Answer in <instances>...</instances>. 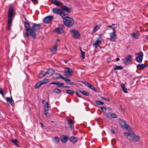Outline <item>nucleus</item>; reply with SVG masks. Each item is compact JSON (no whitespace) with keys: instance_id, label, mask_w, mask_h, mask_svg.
Masks as SVG:
<instances>
[{"instance_id":"obj_1","label":"nucleus","mask_w":148,"mask_h":148,"mask_svg":"<svg viewBox=\"0 0 148 148\" xmlns=\"http://www.w3.org/2000/svg\"><path fill=\"white\" fill-rule=\"evenodd\" d=\"M124 134L127 136V139L133 142H138L140 140V136L136 135L134 133L125 132Z\"/></svg>"},{"instance_id":"obj_2","label":"nucleus","mask_w":148,"mask_h":148,"mask_svg":"<svg viewBox=\"0 0 148 148\" xmlns=\"http://www.w3.org/2000/svg\"><path fill=\"white\" fill-rule=\"evenodd\" d=\"M13 9L11 7L10 8L8 11V23L6 29L7 30H9L10 27L11 26L12 22V17L14 15Z\"/></svg>"},{"instance_id":"obj_3","label":"nucleus","mask_w":148,"mask_h":148,"mask_svg":"<svg viewBox=\"0 0 148 148\" xmlns=\"http://www.w3.org/2000/svg\"><path fill=\"white\" fill-rule=\"evenodd\" d=\"M62 18L64 20L65 25L68 27L72 26L74 24V21L73 18L68 17L67 14H66Z\"/></svg>"},{"instance_id":"obj_4","label":"nucleus","mask_w":148,"mask_h":148,"mask_svg":"<svg viewBox=\"0 0 148 148\" xmlns=\"http://www.w3.org/2000/svg\"><path fill=\"white\" fill-rule=\"evenodd\" d=\"M32 24L33 25L32 28L33 30V31L31 32L30 36L33 38L35 39L36 35V33L35 32L38 31L40 29L41 25L34 23H33Z\"/></svg>"},{"instance_id":"obj_5","label":"nucleus","mask_w":148,"mask_h":148,"mask_svg":"<svg viewBox=\"0 0 148 148\" xmlns=\"http://www.w3.org/2000/svg\"><path fill=\"white\" fill-rule=\"evenodd\" d=\"M24 26L26 28L25 35L26 36L28 37L30 36L31 31H33L32 28L30 27V24L27 21H25L24 23Z\"/></svg>"},{"instance_id":"obj_6","label":"nucleus","mask_w":148,"mask_h":148,"mask_svg":"<svg viewBox=\"0 0 148 148\" xmlns=\"http://www.w3.org/2000/svg\"><path fill=\"white\" fill-rule=\"evenodd\" d=\"M53 12L54 13L60 15L62 18L64 16V15L66 14L63 11L61 10V8H53L52 9Z\"/></svg>"},{"instance_id":"obj_7","label":"nucleus","mask_w":148,"mask_h":148,"mask_svg":"<svg viewBox=\"0 0 148 148\" xmlns=\"http://www.w3.org/2000/svg\"><path fill=\"white\" fill-rule=\"evenodd\" d=\"M72 37L76 39H78L80 38V35L79 32L75 29H72L70 31Z\"/></svg>"},{"instance_id":"obj_8","label":"nucleus","mask_w":148,"mask_h":148,"mask_svg":"<svg viewBox=\"0 0 148 148\" xmlns=\"http://www.w3.org/2000/svg\"><path fill=\"white\" fill-rule=\"evenodd\" d=\"M143 57V53L140 51L138 53L137 56L135 58V60L138 63H141L142 61Z\"/></svg>"},{"instance_id":"obj_9","label":"nucleus","mask_w":148,"mask_h":148,"mask_svg":"<svg viewBox=\"0 0 148 148\" xmlns=\"http://www.w3.org/2000/svg\"><path fill=\"white\" fill-rule=\"evenodd\" d=\"M65 69H67L65 71V74L66 76H69L73 75V71L72 69L68 67H66Z\"/></svg>"},{"instance_id":"obj_10","label":"nucleus","mask_w":148,"mask_h":148,"mask_svg":"<svg viewBox=\"0 0 148 148\" xmlns=\"http://www.w3.org/2000/svg\"><path fill=\"white\" fill-rule=\"evenodd\" d=\"M119 122L120 125L122 128L125 129H127L128 125L124 120L120 119L119 120Z\"/></svg>"},{"instance_id":"obj_11","label":"nucleus","mask_w":148,"mask_h":148,"mask_svg":"<svg viewBox=\"0 0 148 148\" xmlns=\"http://www.w3.org/2000/svg\"><path fill=\"white\" fill-rule=\"evenodd\" d=\"M132 56L131 55H127L123 60L124 64H127L129 62H132Z\"/></svg>"},{"instance_id":"obj_12","label":"nucleus","mask_w":148,"mask_h":148,"mask_svg":"<svg viewBox=\"0 0 148 148\" xmlns=\"http://www.w3.org/2000/svg\"><path fill=\"white\" fill-rule=\"evenodd\" d=\"M53 18V16H47L44 18L43 19L44 22L46 23H49Z\"/></svg>"},{"instance_id":"obj_13","label":"nucleus","mask_w":148,"mask_h":148,"mask_svg":"<svg viewBox=\"0 0 148 148\" xmlns=\"http://www.w3.org/2000/svg\"><path fill=\"white\" fill-rule=\"evenodd\" d=\"M110 40L111 41L115 42L117 36L116 33H110Z\"/></svg>"},{"instance_id":"obj_14","label":"nucleus","mask_w":148,"mask_h":148,"mask_svg":"<svg viewBox=\"0 0 148 148\" xmlns=\"http://www.w3.org/2000/svg\"><path fill=\"white\" fill-rule=\"evenodd\" d=\"M60 8L62 11H66L68 13H70L71 12V10L70 8L66 6L65 5H62Z\"/></svg>"},{"instance_id":"obj_15","label":"nucleus","mask_w":148,"mask_h":148,"mask_svg":"<svg viewBox=\"0 0 148 148\" xmlns=\"http://www.w3.org/2000/svg\"><path fill=\"white\" fill-rule=\"evenodd\" d=\"M106 116L110 119L116 118L117 117V115L113 113L109 112L105 114Z\"/></svg>"},{"instance_id":"obj_16","label":"nucleus","mask_w":148,"mask_h":148,"mask_svg":"<svg viewBox=\"0 0 148 148\" xmlns=\"http://www.w3.org/2000/svg\"><path fill=\"white\" fill-rule=\"evenodd\" d=\"M148 65L145 64H139L137 65V69L139 70H142L146 68L148 66Z\"/></svg>"},{"instance_id":"obj_17","label":"nucleus","mask_w":148,"mask_h":148,"mask_svg":"<svg viewBox=\"0 0 148 148\" xmlns=\"http://www.w3.org/2000/svg\"><path fill=\"white\" fill-rule=\"evenodd\" d=\"M77 138L73 136H71L69 138V140L72 143H75L78 140Z\"/></svg>"},{"instance_id":"obj_18","label":"nucleus","mask_w":148,"mask_h":148,"mask_svg":"<svg viewBox=\"0 0 148 148\" xmlns=\"http://www.w3.org/2000/svg\"><path fill=\"white\" fill-rule=\"evenodd\" d=\"M58 44L56 43L52 48V49L51 50V51L53 54H55L57 50Z\"/></svg>"},{"instance_id":"obj_19","label":"nucleus","mask_w":148,"mask_h":148,"mask_svg":"<svg viewBox=\"0 0 148 148\" xmlns=\"http://www.w3.org/2000/svg\"><path fill=\"white\" fill-rule=\"evenodd\" d=\"M6 101L7 102H9V103L12 106H14V104L13 102V100L11 97H7L6 98Z\"/></svg>"},{"instance_id":"obj_20","label":"nucleus","mask_w":148,"mask_h":148,"mask_svg":"<svg viewBox=\"0 0 148 148\" xmlns=\"http://www.w3.org/2000/svg\"><path fill=\"white\" fill-rule=\"evenodd\" d=\"M61 78L63 80H64L66 82H69V83L67 82V84H69L70 85H74V83L73 82H69L70 81V80L67 78L65 77H63L62 76V77H61Z\"/></svg>"},{"instance_id":"obj_21","label":"nucleus","mask_w":148,"mask_h":148,"mask_svg":"<svg viewBox=\"0 0 148 148\" xmlns=\"http://www.w3.org/2000/svg\"><path fill=\"white\" fill-rule=\"evenodd\" d=\"M54 72L55 71L52 69H49L46 71L47 74H49L50 75H53Z\"/></svg>"},{"instance_id":"obj_22","label":"nucleus","mask_w":148,"mask_h":148,"mask_svg":"<svg viewBox=\"0 0 148 148\" xmlns=\"http://www.w3.org/2000/svg\"><path fill=\"white\" fill-rule=\"evenodd\" d=\"M68 138L67 136H63L61 137L60 139L63 143H65L66 142Z\"/></svg>"},{"instance_id":"obj_23","label":"nucleus","mask_w":148,"mask_h":148,"mask_svg":"<svg viewBox=\"0 0 148 148\" xmlns=\"http://www.w3.org/2000/svg\"><path fill=\"white\" fill-rule=\"evenodd\" d=\"M46 74V72H45L44 71H42L39 74L38 77L39 78H42L44 77Z\"/></svg>"},{"instance_id":"obj_24","label":"nucleus","mask_w":148,"mask_h":148,"mask_svg":"<svg viewBox=\"0 0 148 148\" xmlns=\"http://www.w3.org/2000/svg\"><path fill=\"white\" fill-rule=\"evenodd\" d=\"M101 43V40H97L93 44V45L97 48L99 46Z\"/></svg>"},{"instance_id":"obj_25","label":"nucleus","mask_w":148,"mask_h":148,"mask_svg":"<svg viewBox=\"0 0 148 148\" xmlns=\"http://www.w3.org/2000/svg\"><path fill=\"white\" fill-rule=\"evenodd\" d=\"M67 121L68 124L70 126L72 129H73L74 128V124L72 121V120L70 119H67Z\"/></svg>"},{"instance_id":"obj_26","label":"nucleus","mask_w":148,"mask_h":148,"mask_svg":"<svg viewBox=\"0 0 148 148\" xmlns=\"http://www.w3.org/2000/svg\"><path fill=\"white\" fill-rule=\"evenodd\" d=\"M55 31L58 34H61L63 32V29L61 27H58L56 29Z\"/></svg>"},{"instance_id":"obj_27","label":"nucleus","mask_w":148,"mask_h":148,"mask_svg":"<svg viewBox=\"0 0 148 148\" xmlns=\"http://www.w3.org/2000/svg\"><path fill=\"white\" fill-rule=\"evenodd\" d=\"M53 75V77L55 79L61 78V77H62L61 75L59 73H54Z\"/></svg>"},{"instance_id":"obj_28","label":"nucleus","mask_w":148,"mask_h":148,"mask_svg":"<svg viewBox=\"0 0 148 148\" xmlns=\"http://www.w3.org/2000/svg\"><path fill=\"white\" fill-rule=\"evenodd\" d=\"M132 37L134 39H137L139 37V35L136 33H133L131 34Z\"/></svg>"},{"instance_id":"obj_29","label":"nucleus","mask_w":148,"mask_h":148,"mask_svg":"<svg viewBox=\"0 0 148 148\" xmlns=\"http://www.w3.org/2000/svg\"><path fill=\"white\" fill-rule=\"evenodd\" d=\"M53 3L57 6H59L60 5L61 3L60 1H57V0H54L53 2Z\"/></svg>"},{"instance_id":"obj_30","label":"nucleus","mask_w":148,"mask_h":148,"mask_svg":"<svg viewBox=\"0 0 148 148\" xmlns=\"http://www.w3.org/2000/svg\"><path fill=\"white\" fill-rule=\"evenodd\" d=\"M40 81L41 84H43L48 83L49 81V79H44L41 80Z\"/></svg>"},{"instance_id":"obj_31","label":"nucleus","mask_w":148,"mask_h":148,"mask_svg":"<svg viewBox=\"0 0 148 148\" xmlns=\"http://www.w3.org/2000/svg\"><path fill=\"white\" fill-rule=\"evenodd\" d=\"M79 91L82 93V94L85 96H88L89 95L88 92L85 91H81L79 90Z\"/></svg>"},{"instance_id":"obj_32","label":"nucleus","mask_w":148,"mask_h":148,"mask_svg":"<svg viewBox=\"0 0 148 148\" xmlns=\"http://www.w3.org/2000/svg\"><path fill=\"white\" fill-rule=\"evenodd\" d=\"M65 92L66 94H69L70 95H72L74 93L73 91L71 90H66Z\"/></svg>"},{"instance_id":"obj_33","label":"nucleus","mask_w":148,"mask_h":148,"mask_svg":"<svg viewBox=\"0 0 148 148\" xmlns=\"http://www.w3.org/2000/svg\"><path fill=\"white\" fill-rule=\"evenodd\" d=\"M12 142L15 145L19 146V145L18 144V142L17 141L16 139L15 140H12Z\"/></svg>"},{"instance_id":"obj_34","label":"nucleus","mask_w":148,"mask_h":148,"mask_svg":"<svg viewBox=\"0 0 148 148\" xmlns=\"http://www.w3.org/2000/svg\"><path fill=\"white\" fill-rule=\"evenodd\" d=\"M123 69V67L121 66H116L113 68V69L115 70H121Z\"/></svg>"},{"instance_id":"obj_35","label":"nucleus","mask_w":148,"mask_h":148,"mask_svg":"<svg viewBox=\"0 0 148 148\" xmlns=\"http://www.w3.org/2000/svg\"><path fill=\"white\" fill-rule=\"evenodd\" d=\"M45 110H46L49 111V103L48 102H47L45 105L44 106Z\"/></svg>"},{"instance_id":"obj_36","label":"nucleus","mask_w":148,"mask_h":148,"mask_svg":"<svg viewBox=\"0 0 148 148\" xmlns=\"http://www.w3.org/2000/svg\"><path fill=\"white\" fill-rule=\"evenodd\" d=\"M59 141V138L58 137H55L53 139V141L55 143H58Z\"/></svg>"},{"instance_id":"obj_37","label":"nucleus","mask_w":148,"mask_h":148,"mask_svg":"<svg viewBox=\"0 0 148 148\" xmlns=\"http://www.w3.org/2000/svg\"><path fill=\"white\" fill-rule=\"evenodd\" d=\"M42 84L40 81L37 83L35 86V88H39Z\"/></svg>"},{"instance_id":"obj_38","label":"nucleus","mask_w":148,"mask_h":148,"mask_svg":"<svg viewBox=\"0 0 148 148\" xmlns=\"http://www.w3.org/2000/svg\"><path fill=\"white\" fill-rule=\"evenodd\" d=\"M95 103L97 104L98 105H101L104 104V103L103 102L97 100H95Z\"/></svg>"},{"instance_id":"obj_39","label":"nucleus","mask_w":148,"mask_h":148,"mask_svg":"<svg viewBox=\"0 0 148 148\" xmlns=\"http://www.w3.org/2000/svg\"><path fill=\"white\" fill-rule=\"evenodd\" d=\"M53 91L57 94L60 93L61 92V91L57 88L54 89Z\"/></svg>"},{"instance_id":"obj_40","label":"nucleus","mask_w":148,"mask_h":148,"mask_svg":"<svg viewBox=\"0 0 148 148\" xmlns=\"http://www.w3.org/2000/svg\"><path fill=\"white\" fill-rule=\"evenodd\" d=\"M64 85V83H60L59 82H57V85L59 87L63 86Z\"/></svg>"},{"instance_id":"obj_41","label":"nucleus","mask_w":148,"mask_h":148,"mask_svg":"<svg viewBox=\"0 0 148 148\" xmlns=\"http://www.w3.org/2000/svg\"><path fill=\"white\" fill-rule=\"evenodd\" d=\"M88 87L90 88L92 90H93L97 92L96 90L95 89V88L94 87L92 86V85H91V84H90L89 86Z\"/></svg>"},{"instance_id":"obj_42","label":"nucleus","mask_w":148,"mask_h":148,"mask_svg":"<svg viewBox=\"0 0 148 148\" xmlns=\"http://www.w3.org/2000/svg\"><path fill=\"white\" fill-rule=\"evenodd\" d=\"M126 130H127L128 131H129L130 133H132V132H133V131L132 130L131 128L129 127L128 125V127L127 129H125Z\"/></svg>"},{"instance_id":"obj_43","label":"nucleus","mask_w":148,"mask_h":148,"mask_svg":"<svg viewBox=\"0 0 148 148\" xmlns=\"http://www.w3.org/2000/svg\"><path fill=\"white\" fill-rule=\"evenodd\" d=\"M100 108L104 113H106V108L105 107H101Z\"/></svg>"},{"instance_id":"obj_44","label":"nucleus","mask_w":148,"mask_h":148,"mask_svg":"<svg viewBox=\"0 0 148 148\" xmlns=\"http://www.w3.org/2000/svg\"><path fill=\"white\" fill-rule=\"evenodd\" d=\"M97 27H98V25H96L94 27L93 29V33L95 32H96L97 31V30L98 29Z\"/></svg>"},{"instance_id":"obj_45","label":"nucleus","mask_w":148,"mask_h":148,"mask_svg":"<svg viewBox=\"0 0 148 148\" xmlns=\"http://www.w3.org/2000/svg\"><path fill=\"white\" fill-rule=\"evenodd\" d=\"M82 59H84L85 57V53L84 52H82L81 53Z\"/></svg>"},{"instance_id":"obj_46","label":"nucleus","mask_w":148,"mask_h":148,"mask_svg":"<svg viewBox=\"0 0 148 148\" xmlns=\"http://www.w3.org/2000/svg\"><path fill=\"white\" fill-rule=\"evenodd\" d=\"M101 98L103 100H105L108 101H110V100L108 98H104L103 97H101Z\"/></svg>"},{"instance_id":"obj_47","label":"nucleus","mask_w":148,"mask_h":148,"mask_svg":"<svg viewBox=\"0 0 148 148\" xmlns=\"http://www.w3.org/2000/svg\"><path fill=\"white\" fill-rule=\"evenodd\" d=\"M83 84L85 85L87 87H88L89 86L90 84L88 83V82L86 81H83L82 82Z\"/></svg>"},{"instance_id":"obj_48","label":"nucleus","mask_w":148,"mask_h":148,"mask_svg":"<svg viewBox=\"0 0 148 148\" xmlns=\"http://www.w3.org/2000/svg\"><path fill=\"white\" fill-rule=\"evenodd\" d=\"M0 94L3 97H4V93L2 89L0 88Z\"/></svg>"},{"instance_id":"obj_49","label":"nucleus","mask_w":148,"mask_h":148,"mask_svg":"<svg viewBox=\"0 0 148 148\" xmlns=\"http://www.w3.org/2000/svg\"><path fill=\"white\" fill-rule=\"evenodd\" d=\"M123 91L125 93H127V90L126 88H125L122 89Z\"/></svg>"},{"instance_id":"obj_50","label":"nucleus","mask_w":148,"mask_h":148,"mask_svg":"<svg viewBox=\"0 0 148 148\" xmlns=\"http://www.w3.org/2000/svg\"><path fill=\"white\" fill-rule=\"evenodd\" d=\"M121 86L122 89L125 88V85L124 84L122 83L121 84Z\"/></svg>"},{"instance_id":"obj_51","label":"nucleus","mask_w":148,"mask_h":148,"mask_svg":"<svg viewBox=\"0 0 148 148\" xmlns=\"http://www.w3.org/2000/svg\"><path fill=\"white\" fill-rule=\"evenodd\" d=\"M117 27H116L115 28H114V27H113L112 29H113V31L111 32L112 33H116V31H115V29Z\"/></svg>"},{"instance_id":"obj_52","label":"nucleus","mask_w":148,"mask_h":148,"mask_svg":"<svg viewBox=\"0 0 148 148\" xmlns=\"http://www.w3.org/2000/svg\"><path fill=\"white\" fill-rule=\"evenodd\" d=\"M57 82H52L50 83V84H56L57 85Z\"/></svg>"},{"instance_id":"obj_53","label":"nucleus","mask_w":148,"mask_h":148,"mask_svg":"<svg viewBox=\"0 0 148 148\" xmlns=\"http://www.w3.org/2000/svg\"><path fill=\"white\" fill-rule=\"evenodd\" d=\"M116 25V24H112L111 25H109L108 26V27L111 28L113 25Z\"/></svg>"},{"instance_id":"obj_54","label":"nucleus","mask_w":148,"mask_h":148,"mask_svg":"<svg viewBox=\"0 0 148 148\" xmlns=\"http://www.w3.org/2000/svg\"><path fill=\"white\" fill-rule=\"evenodd\" d=\"M47 111H48V110H45L44 114L45 115H46L47 114V113H48V112H47Z\"/></svg>"},{"instance_id":"obj_55","label":"nucleus","mask_w":148,"mask_h":148,"mask_svg":"<svg viewBox=\"0 0 148 148\" xmlns=\"http://www.w3.org/2000/svg\"><path fill=\"white\" fill-rule=\"evenodd\" d=\"M110 132L112 133V134H114V131L112 129H111L110 130Z\"/></svg>"},{"instance_id":"obj_56","label":"nucleus","mask_w":148,"mask_h":148,"mask_svg":"<svg viewBox=\"0 0 148 148\" xmlns=\"http://www.w3.org/2000/svg\"><path fill=\"white\" fill-rule=\"evenodd\" d=\"M76 95L78 97H81L79 95V93L77 92H76Z\"/></svg>"},{"instance_id":"obj_57","label":"nucleus","mask_w":148,"mask_h":148,"mask_svg":"<svg viewBox=\"0 0 148 148\" xmlns=\"http://www.w3.org/2000/svg\"><path fill=\"white\" fill-rule=\"evenodd\" d=\"M107 109L109 111H111L112 110V109L111 108H108Z\"/></svg>"},{"instance_id":"obj_58","label":"nucleus","mask_w":148,"mask_h":148,"mask_svg":"<svg viewBox=\"0 0 148 148\" xmlns=\"http://www.w3.org/2000/svg\"><path fill=\"white\" fill-rule=\"evenodd\" d=\"M40 124H41V125L42 126V127H44L45 125H44V124H43L42 123L40 122Z\"/></svg>"},{"instance_id":"obj_59","label":"nucleus","mask_w":148,"mask_h":148,"mask_svg":"<svg viewBox=\"0 0 148 148\" xmlns=\"http://www.w3.org/2000/svg\"><path fill=\"white\" fill-rule=\"evenodd\" d=\"M63 87L64 88H70V87L69 86H63Z\"/></svg>"},{"instance_id":"obj_60","label":"nucleus","mask_w":148,"mask_h":148,"mask_svg":"<svg viewBox=\"0 0 148 148\" xmlns=\"http://www.w3.org/2000/svg\"><path fill=\"white\" fill-rule=\"evenodd\" d=\"M119 60H120V59L119 58H116V60L117 61H119Z\"/></svg>"},{"instance_id":"obj_61","label":"nucleus","mask_w":148,"mask_h":148,"mask_svg":"<svg viewBox=\"0 0 148 148\" xmlns=\"http://www.w3.org/2000/svg\"><path fill=\"white\" fill-rule=\"evenodd\" d=\"M110 60V58H107V60L108 62H109Z\"/></svg>"},{"instance_id":"obj_62","label":"nucleus","mask_w":148,"mask_h":148,"mask_svg":"<svg viewBox=\"0 0 148 148\" xmlns=\"http://www.w3.org/2000/svg\"><path fill=\"white\" fill-rule=\"evenodd\" d=\"M23 17H24V18L25 19L26 21L27 22V19H26V18H25V16H24Z\"/></svg>"},{"instance_id":"obj_63","label":"nucleus","mask_w":148,"mask_h":148,"mask_svg":"<svg viewBox=\"0 0 148 148\" xmlns=\"http://www.w3.org/2000/svg\"><path fill=\"white\" fill-rule=\"evenodd\" d=\"M60 41V40L59 39H57V42H59Z\"/></svg>"},{"instance_id":"obj_64","label":"nucleus","mask_w":148,"mask_h":148,"mask_svg":"<svg viewBox=\"0 0 148 148\" xmlns=\"http://www.w3.org/2000/svg\"><path fill=\"white\" fill-rule=\"evenodd\" d=\"M45 101L44 100H42V103L43 104H44V103Z\"/></svg>"}]
</instances>
